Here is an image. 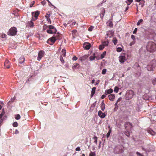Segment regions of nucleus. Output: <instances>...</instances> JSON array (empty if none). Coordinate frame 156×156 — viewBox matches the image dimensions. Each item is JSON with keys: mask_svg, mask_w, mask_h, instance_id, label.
<instances>
[{"mask_svg": "<svg viewBox=\"0 0 156 156\" xmlns=\"http://www.w3.org/2000/svg\"><path fill=\"white\" fill-rule=\"evenodd\" d=\"M119 91V88L117 87H115L114 88V91L116 93L118 92Z\"/></svg>", "mask_w": 156, "mask_h": 156, "instance_id": "38", "label": "nucleus"}, {"mask_svg": "<svg viewBox=\"0 0 156 156\" xmlns=\"http://www.w3.org/2000/svg\"><path fill=\"white\" fill-rule=\"evenodd\" d=\"M57 40H60V38L55 37V35H54L48 40L47 43L51 45L55 42Z\"/></svg>", "mask_w": 156, "mask_h": 156, "instance_id": "4", "label": "nucleus"}, {"mask_svg": "<svg viewBox=\"0 0 156 156\" xmlns=\"http://www.w3.org/2000/svg\"><path fill=\"white\" fill-rule=\"evenodd\" d=\"M80 66L79 64L78 63H76L74 64L73 66V69H75L76 68H78Z\"/></svg>", "mask_w": 156, "mask_h": 156, "instance_id": "23", "label": "nucleus"}, {"mask_svg": "<svg viewBox=\"0 0 156 156\" xmlns=\"http://www.w3.org/2000/svg\"><path fill=\"white\" fill-rule=\"evenodd\" d=\"M95 80L94 79H93L91 81V83L92 84H94V83Z\"/></svg>", "mask_w": 156, "mask_h": 156, "instance_id": "64", "label": "nucleus"}, {"mask_svg": "<svg viewBox=\"0 0 156 156\" xmlns=\"http://www.w3.org/2000/svg\"><path fill=\"white\" fill-rule=\"evenodd\" d=\"M105 54H106V52L105 51L103 53V54L101 55V58H103L104 57V55H105Z\"/></svg>", "mask_w": 156, "mask_h": 156, "instance_id": "48", "label": "nucleus"}, {"mask_svg": "<svg viewBox=\"0 0 156 156\" xmlns=\"http://www.w3.org/2000/svg\"><path fill=\"white\" fill-rule=\"evenodd\" d=\"M25 61V58L23 56H21L19 59V63H22Z\"/></svg>", "mask_w": 156, "mask_h": 156, "instance_id": "19", "label": "nucleus"}, {"mask_svg": "<svg viewBox=\"0 0 156 156\" xmlns=\"http://www.w3.org/2000/svg\"><path fill=\"white\" fill-rule=\"evenodd\" d=\"M111 129H110L109 130V131L108 132V133H107V134H106V137H107V138H108L109 137V136L110 135V133H111Z\"/></svg>", "mask_w": 156, "mask_h": 156, "instance_id": "35", "label": "nucleus"}, {"mask_svg": "<svg viewBox=\"0 0 156 156\" xmlns=\"http://www.w3.org/2000/svg\"><path fill=\"white\" fill-rule=\"evenodd\" d=\"M152 83L154 85H155L156 84V79H155L153 80L152 81Z\"/></svg>", "mask_w": 156, "mask_h": 156, "instance_id": "49", "label": "nucleus"}, {"mask_svg": "<svg viewBox=\"0 0 156 156\" xmlns=\"http://www.w3.org/2000/svg\"><path fill=\"white\" fill-rule=\"evenodd\" d=\"M55 37L60 38V39L61 38V34L58 33L57 34H56L55 36Z\"/></svg>", "mask_w": 156, "mask_h": 156, "instance_id": "46", "label": "nucleus"}, {"mask_svg": "<svg viewBox=\"0 0 156 156\" xmlns=\"http://www.w3.org/2000/svg\"><path fill=\"white\" fill-rule=\"evenodd\" d=\"M154 67L155 66L153 65H148L147 66V69L148 71H151L153 70V69H154Z\"/></svg>", "mask_w": 156, "mask_h": 156, "instance_id": "13", "label": "nucleus"}, {"mask_svg": "<svg viewBox=\"0 0 156 156\" xmlns=\"http://www.w3.org/2000/svg\"><path fill=\"white\" fill-rule=\"evenodd\" d=\"M34 20H31L30 21H29L27 23V26L28 27H30L32 28L34 26V23L33 22V21Z\"/></svg>", "mask_w": 156, "mask_h": 156, "instance_id": "14", "label": "nucleus"}, {"mask_svg": "<svg viewBox=\"0 0 156 156\" xmlns=\"http://www.w3.org/2000/svg\"><path fill=\"white\" fill-rule=\"evenodd\" d=\"M93 139H94V142L95 143V144L97 145V137L96 136H95L93 138Z\"/></svg>", "mask_w": 156, "mask_h": 156, "instance_id": "28", "label": "nucleus"}, {"mask_svg": "<svg viewBox=\"0 0 156 156\" xmlns=\"http://www.w3.org/2000/svg\"><path fill=\"white\" fill-rule=\"evenodd\" d=\"M136 154L137 155V156H143L142 155L138 152H137Z\"/></svg>", "mask_w": 156, "mask_h": 156, "instance_id": "51", "label": "nucleus"}, {"mask_svg": "<svg viewBox=\"0 0 156 156\" xmlns=\"http://www.w3.org/2000/svg\"><path fill=\"white\" fill-rule=\"evenodd\" d=\"M48 28L49 29L52 30L54 31V30H56L55 28L54 27V26L52 25H49L48 26Z\"/></svg>", "mask_w": 156, "mask_h": 156, "instance_id": "25", "label": "nucleus"}, {"mask_svg": "<svg viewBox=\"0 0 156 156\" xmlns=\"http://www.w3.org/2000/svg\"><path fill=\"white\" fill-rule=\"evenodd\" d=\"M91 47V44L89 43H85L83 45V47L86 50L89 49Z\"/></svg>", "mask_w": 156, "mask_h": 156, "instance_id": "8", "label": "nucleus"}, {"mask_svg": "<svg viewBox=\"0 0 156 156\" xmlns=\"http://www.w3.org/2000/svg\"><path fill=\"white\" fill-rule=\"evenodd\" d=\"M16 98L15 97H14L12 98H11V100L8 102V104H9L10 102H13L14 101V100Z\"/></svg>", "mask_w": 156, "mask_h": 156, "instance_id": "36", "label": "nucleus"}, {"mask_svg": "<svg viewBox=\"0 0 156 156\" xmlns=\"http://www.w3.org/2000/svg\"><path fill=\"white\" fill-rule=\"evenodd\" d=\"M88 56L87 55H85L79 58V60L81 61L85 60L87 58Z\"/></svg>", "mask_w": 156, "mask_h": 156, "instance_id": "17", "label": "nucleus"}, {"mask_svg": "<svg viewBox=\"0 0 156 156\" xmlns=\"http://www.w3.org/2000/svg\"><path fill=\"white\" fill-rule=\"evenodd\" d=\"M54 31L49 29L47 30V32L49 34H55L57 32V30H55Z\"/></svg>", "mask_w": 156, "mask_h": 156, "instance_id": "16", "label": "nucleus"}, {"mask_svg": "<svg viewBox=\"0 0 156 156\" xmlns=\"http://www.w3.org/2000/svg\"><path fill=\"white\" fill-rule=\"evenodd\" d=\"M99 80H98L96 83V84H95V85H98L99 83Z\"/></svg>", "mask_w": 156, "mask_h": 156, "instance_id": "63", "label": "nucleus"}, {"mask_svg": "<svg viewBox=\"0 0 156 156\" xmlns=\"http://www.w3.org/2000/svg\"><path fill=\"white\" fill-rule=\"evenodd\" d=\"M135 42L134 41H133L130 42L129 44V45L130 46H132L133 45H134L135 44Z\"/></svg>", "mask_w": 156, "mask_h": 156, "instance_id": "52", "label": "nucleus"}, {"mask_svg": "<svg viewBox=\"0 0 156 156\" xmlns=\"http://www.w3.org/2000/svg\"><path fill=\"white\" fill-rule=\"evenodd\" d=\"M12 125L14 127H16L18 126V123L17 122H14L13 123Z\"/></svg>", "mask_w": 156, "mask_h": 156, "instance_id": "41", "label": "nucleus"}, {"mask_svg": "<svg viewBox=\"0 0 156 156\" xmlns=\"http://www.w3.org/2000/svg\"><path fill=\"white\" fill-rule=\"evenodd\" d=\"M122 48H121L120 47H118L117 48V52H120L122 51Z\"/></svg>", "mask_w": 156, "mask_h": 156, "instance_id": "43", "label": "nucleus"}, {"mask_svg": "<svg viewBox=\"0 0 156 156\" xmlns=\"http://www.w3.org/2000/svg\"><path fill=\"white\" fill-rule=\"evenodd\" d=\"M147 131L149 133L151 134L152 135H154L156 134V133L152 130H148Z\"/></svg>", "mask_w": 156, "mask_h": 156, "instance_id": "24", "label": "nucleus"}, {"mask_svg": "<svg viewBox=\"0 0 156 156\" xmlns=\"http://www.w3.org/2000/svg\"><path fill=\"white\" fill-rule=\"evenodd\" d=\"M20 118V116L19 114H17L16 115L15 119H16L18 120Z\"/></svg>", "mask_w": 156, "mask_h": 156, "instance_id": "37", "label": "nucleus"}, {"mask_svg": "<svg viewBox=\"0 0 156 156\" xmlns=\"http://www.w3.org/2000/svg\"><path fill=\"white\" fill-rule=\"evenodd\" d=\"M50 12H48L47 13H46V15L45 16V17H50Z\"/></svg>", "mask_w": 156, "mask_h": 156, "instance_id": "42", "label": "nucleus"}, {"mask_svg": "<svg viewBox=\"0 0 156 156\" xmlns=\"http://www.w3.org/2000/svg\"><path fill=\"white\" fill-rule=\"evenodd\" d=\"M98 115L101 118H104L106 116L105 113H103L101 111H98Z\"/></svg>", "mask_w": 156, "mask_h": 156, "instance_id": "10", "label": "nucleus"}, {"mask_svg": "<svg viewBox=\"0 0 156 156\" xmlns=\"http://www.w3.org/2000/svg\"><path fill=\"white\" fill-rule=\"evenodd\" d=\"M112 42L115 45L117 44L118 42V40L116 37H114L113 38V39L112 40Z\"/></svg>", "mask_w": 156, "mask_h": 156, "instance_id": "26", "label": "nucleus"}, {"mask_svg": "<svg viewBox=\"0 0 156 156\" xmlns=\"http://www.w3.org/2000/svg\"><path fill=\"white\" fill-rule=\"evenodd\" d=\"M44 52L43 51L41 50L38 53V56L37 58V60L40 61L41 58L44 56Z\"/></svg>", "mask_w": 156, "mask_h": 156, "instance_id": "5", "label": "nucleus"}, {"mask_svg": "<svg viewBox=\"0 0 156 156\" xmlns=\"http://www.w3.org/2000/svg\"><path fill=\"white\" fill-rule=\"evenodd\" d=\"M106 71L107 69H104L102 70L101 73L103 75L105 74L106 73Z\"/></svg>", "mask_w": 156, "mask_h": 156, "instance_id": "40", "label": "nucleus"}, {"mask_svg": "<svg viewBox=\"0 0 156 156\" xmlns=\"http://www.w3.org/2000/svg\"><path fill=\"white\" fill-rule=\"evenodd\" d=\"M123 151L122 146L119 145L116 146L114 150V152L116 154H119Z\"/></svg>", "mask_w": 156, "mask_h": 156, "instance_id": "3", "label": "nucleus"}, {"mask_svg": "<svg viewBox=\"0 0 156 156\" xmlns=\"http://www.w3.org/2000/svg\"><path fill=\"white\" fill-rule=\"evenodd\" d=\"M106 96V95H104V94L101 97V98L102 99H103Z\"/></svg>", "mask_w": 156, "mask_h": 156, "instance_id": "56", "label": "nucleus"}, {"mask_svg": "<svg viewBox=\"0 0 156 156\" xmlns=\"http://www.w3.org/2000/svg\"><path fill=\"white\" fill-rule=\"evenodd\" d=\"M146 49L148 51L153 52L156 50V44L152 41H149L147 44Z\"/></svg>", "mask_w": 156, "mask_h": 156, "instance_id": "1", "label": "nucleus"}, {"mask_svg": "<svg viewBox=\"0 0 156 156\" xmlns=\"http://www.w3.org/2000/svg\"><path fill=\"white\" fill-rule=\"evenodd\" d=\"M5 36H6L5 34H2V35L1 37H2V38H5Z\"/></svg>", "mask_w": 156, "mask_h": 156, "instance_id": "61", "label": "nucleus"}, {"mask_svg": "<svg viewBox=\"0 0 156 156\" xmlns=\"http://www.w3.org/2000/svg\"><path fill=\"white\" fill-rule=\"evenodd\" d=\"M5 113L4 109L3 108L2 110V113L1 114H2V115H3Z\"/></svg>", "mask_w": 156, "mask_h": 156, "instance_id": "59", "label": "nucleus"}, {"mask_svg": "<svg viewBox=\"0 0 156 156\" xmlns=\"http://www.w3.org/2000/svg\"><path fill=\"white\" fill-rule=\"evenodd\" d=\"M113 92V90L111 89H110L107 90L105 91V93L106 95L108 94L112 93Z\"/></svg>", "mask_w": 156, "mask_h": 156, "instance_id": "20", "label": "nucleus"}, {"mask_svg": "<svg viewBox=\"0 0 156 156\" xmlns=\"http://www.w3.org/2000/svg\"><path fill=\"white\" fill-rule=\"evenodd\" d=\"M46 19L47 21L48 22V23L50 24H51V21L50 17H46Z\"/></svg>", "mask_w": 156, "mask_h": 156, "instance_id": "30", "label": "nucleus"}, {"mask_svg": "<svg viewBox=\"0 0 156 156\" xmlns=\"http://www.w3.org/2000/svg\"><path fill=\"white\" fill-rule=\"evenodd\" d=\"M132 125L130 122H126L125 125V128L127 130L129 128L130 129L132 128Z\"/></svg>", "mask_w": 156, "mask_h": 156, "instance_id": "11", "label": "nucleus"}, {"mask_svg": "<svg viewBox=\"0 0 156 156\" xmlns=\"http://www.w3.org/2000/svg\"><path fill=\"white\" fill-rule=\"evenodd\" d=\"M3 120L2 119H0V126H1V124Z\"/></svg>", "mask_w": 156, "mask_h": 156, "instance_id": "60", "label": "nucleus"}, {"mask_svg": "<svg viewBox=\"0 0 156 156\" xmlns=\"http://www.w3.org/2000/svg\"><path fill=\"white\" fill-rule=\"evenodd\" d=\"M122 100V98H119L117 100L116 102L118 103L120 101H121Z\"/></svg>", "mask_w": 156, "mask_h": 156, "instance_id": "58", "label": "nucleus"}, {"mask_svg": "<svg viewBox=\"0 0 156 156\" xmlns=\"http://www.w3.org/2000/svg\"><path fill=\"white\" fill-rule=\"evenodd\" d=\"M17 28L15 27H11L7 32V34L10 36H14L16 34Z\"/></svg>", "mask_w": 156, "mask_h": 156, "instance_id": "2", "label": "nucleus"}, {"mask_svg": "<svg viewBox=\"0 0 156 156\" xmlns=\"http://www.w3.org/2000/svg\"><path fill=\"white\" fill-rule=\"evenodd\" d=\"M95 55V54L94 53L93 54V55H91L90 57V61H92L95 59L96 57Z\"/></svg>", "mask_w": 156, "mask_h": 156, "instance_id": "22", "label": "nucleus"}, {"mask_svg": "<svg viewBox=\"0 0 156 156\" xmlns=\"http://www.w3.org/2000/svg\"><path fill=\"white\" fill-rule=\"evenodd\" d=\"M109 26L111 27H113V24L112 23V21H110L109 24Z\"/></svg>", "mask_w": 156, "mask_h": 156, "instance_id": "45", "label": "nucleus"}, {"mask_svg": "<svg viewBox=\"0 0 156 156\" xmlns=\"http://www.w3.org/2000/svg\"><path fill=\"white\" fill-rule=\"evenodd\" d=\"M60 61L62 63L64 62L63 58L62 56H60Z\"/></svg>", "mask_w": 156, "mask_h": 156, "instance_id": "50", "label": "nucleus"}, {"mask_svg": "<svg viewBox=\"0 0 156 156\" xmlns=\"http://www.w3.org/2000/svg\"><path fill=\"white\" fill-rule=\"evenodd\" d=\"M101 12L100 14V16L101 18L102 19L104 16L105 13V10L104 8H103L101 9Z\"/></svg>", "mask_w": 156, "mask_h": 156, "instance_id": "9", "label": "nucleus"}, {"mask_svg": "<svg viewBox=\"0 0 156 156\" xmlns=\"http://www.w3.org/2000/svg\"><path fill=\"white\" fill-rule=\"evenodd\" d=\"M137 28H135L133 32V34H136V32H137Z\"/></svg>", "mask_w": 156, "mask_h": 156, "instance_id": "53", "label": "nucleus"}, {"mask_svg": "<svg viewBox=\"0 0 156 156\" xmlns=\"http://www.w3.org/2000/svg\"><path fill=\"white\" fill-rule=\"evenodd\" d=\"M77 59H78L77 58L76 56H74L73 57V58H72V59L73 60H75V61Z\"/></svg>", "mask_w": 156, "mask_h": 156, "instance_id": "47", "label": "nucleus"}, {"mask_svg": "<svg viewBox=\"0 0 156 156\" xmlns=\"http://www.w3.org/2000/svg\"><path fill=\"white\" fill-rule=\"evenodd\" d=\"M143 22V20L142 19H140L137 23V25L139 26L140 25L141 23Z\"/></svg>", "mask_w": 156, "mask_h": 156, "instance_id": "32", "label": "nucleus"}, {"mask_svg": "<svg viewBox=\"0 0 156 156\" xmlns=\"http://www.w3.org/2000/svg\"><path fill=\"white\" fill-rule=\"evenodd\" d=\"M95 153L94 152L91 151L90 154H89V156H95Z\"/></svg>", "mask_w": 156, "mask_h": 156, "instance_id": "33", "label": "nucleus"}, {"mask_svg": "<svg viewBox=\"0 0 156 156\" xmlns=\"http://www.w3.org/2000/svg\"><path fill=\"white\" fill-rule=\"evenodd\" d=\"M124 134L127 136H130L129 132L127 131H125L124 132Z\"/></svg>", "mask_w": 156, "mask_h": 156, "instance_id": "34", "label": "nucleus"}, {"mask_svg": "<svg viewBox=\"0 0 156 156\" xmlns=\"http://www.w3.org/2000/svg\"><path fill=\"white\" fill-rule=\"evenodd\" d=\"M94 27L93 26H90L88 29V30L90 31H91L94 28Z\"/></svg>", "mask_w": 156, "mask_h": 156, "instance_id": "44", "label": "nucleus"}, {"mask_svg": "<svg viewBox=\"0 0 156 156\" xmlns=\"http://www.w3.org/2000/svg\"><path fill=\"white\" fill-rule=\"evenodd\" d=\"M131 38L132 39H133V41H134V40H135V36L134 35H132L131 36Z\"/></svg>", "mask_w": 156, "mask_h": 156, "instance_id": "54", "label": "nucleus"}, {"mask_svg": "<svg viewBox=\"0 0 156 156\" xmlns=\"http://www.w3.org/2000/svg\"><path fill=\"white\" fill-rule=\"evenodd\" d=\"M48 27V26L46 24H44L43 27V30H46L47 28Z\"/></svg>", "mask_w": 156, "mask_h": 156, "instance_id": "39", "label": "nucleus"}, {"mask_svg": "<svg viewBox=\"0 0 156 156\" xmlns=\"http://www.w3.org/2000/svg\"><path fill=\"white\" fill-rule=\"evenodd\" d=\"M10 62L8 60H6L4 62L5 66L7 68L9 69L10 67Z\"/></svg>", "mask_w": 156, "mask_h": 156, "instance_id": "12", "label": "nucleus"}, {"mask_svg": "<svg viewBox=\"0 0 156 156\" xmlns=\"http://www.w3.org/2000/svg\"><path fill=\"white\" fill-rule=\"evenodd\" d=\"M15 134L18 133H19V131L17 129H16L15 132Z\"/></svg>", "mask_w": 156, "mask_h": 156, "instance_id": "62", "label": "nucleus"}, {"mask_svg": "<svg viewBox=\"0 0 156 156\" xmlns=\"http://www.w3.org/2000/svg\"><path fill=\"white\" fill-rule=\"evenodd\" d=\"M105 47L104 46V45L103 44L100 45L99 46V49L100 50H102L103 48H104Z\"/></svg>", "mask_w": 156, "mask_h": 156, "instance_id": "31", "label": "nucleus"}, {"mask_svg": "<svg viewBox=\"0 0 156 156\" xmlns=\"http://www.w3.org/2000/svg\"><path fill=\"white\" fill-rule=\"evenodd\" d=\"M40 13L39 11H37L34 12H32V16L35 18V19L34 20H36L37 19V17Z\"/></svg>", "mask_w": 156, "mask_h": 156, "instance_id": "6", "label": "nucleus"}, {"mask_svg": "<svg viewBox=\"0 0 156 156\" xmlns=\"http://www.w3.org/2000/svg\"><path fill=\"white\" fill-rule=\"evenodd\" d=\"M101 110L104 111L105 108V104L104 101H103L101 104Z\"/></svg>", "mask_w": 156, "mask_h": 156, "instance_id": "18", "label": "nucleus"}, {"mask_svg": "<svg viewBox=\"0 0 156 156\" xmlns=\"http://www.w3.org/2000/svg\"><path fill=\"white\" fill-rule=\"evenodd\" d=\"M66 51L65 49H63L62 51V54L63 56L65 57L66 56Z\"/></svg>", "mask_w": 156, "mask_h": 156, "instance_id": "27", "label": "nucleus"}, {"mask_svg": "<svg viewBox=\"0 0 156 156\" xmlns=\"http://www.w3.org/2000/svg\"><path fill=\"white\" fill-rule=\"evenodd\" d=\"M35 2L34 1H33L32 2H31V3H32L31 4H30V7H31L33 6V5L34 4Z\"/></svg>", "mask_w": 156, "mask_h": 156, "instance_id": "55", "label": "nucleus"}, {"mask_svg": "<svg viewBox=\"0 0 156 156\" xmlns=\"http://www.w3.org/2000/svg\"><path fill=\"white\" fill-rule=\"evenodd\" d=\"M115 95L114 94H110L108 96L109 100L111 101H113L115 98Z\"/></svg>", "mask_w": 156, "mask_h": 156, "instance_id": "15", "label": "nucleus"}, {"mask_svg": "<svg viewBox=\"0 0 156 156\" xmlns=\"http://www.w3.org/2000/svg\"><path fill=\"white\" fill-rule=\"evenodd\" d=\"M109 43V41H105L103 42V45H104V46H108Z\"/></svg>", "mask_w": 156, "mask_h": 156, "instance_id": "29", "label": "nucleus"}, {"mask_svg": "<svg viewBox=\"0 0 156 156\" xmlns=\"http://www.w3.org/2000/svg\"><path fill=\"white\" fill-rule=\"evenodd\" d=\"M96 88L95 87H93L91 91V97H92L95 92V90Z\"/></svg>", "mask_w": 156, "mask_h": 156, "instance_id": "21", "label": "nucleus"}, {"mask_svg": "<svg viewBox=\"0 0 156 156\" xmlns=\"http://www.w3.org/2000/svg\"><path fill=\"white\" fill-rule=\"evenodd\" d=\"M80 147H77L76 148V151H80Z\"/></svg>", "mask_w": 156, "mask_h": 156, "instance_id": "57", "label": "nucleus"}, {"mask_svg": "<svg viewBox=\"0 0 156 156\" xmlns=\"http://www.w3.org/2000/svg\"><path fill=\"white\" fill-rule=\"evenodd\" d=\"M119 58V61L121 63L124 62L127 59L125 56H120Z\"/></svg>", "mask_w": 156, "mask_h": 156, "instance_id": "7", "label": "nucleus"}]
</instances>
